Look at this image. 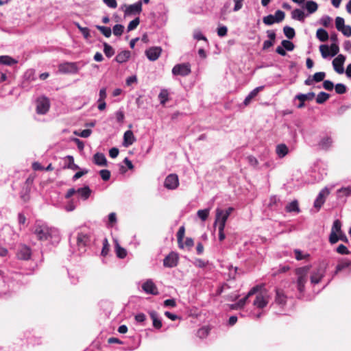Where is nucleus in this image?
<instances>
[{
    "label": "nucleus",
    "mask_w": 351,
    "mask_h": 351,
    "mask_svg": "<svg viewBox=\"0 0 351 351\" xmlns=\"http://www.w3.org/2000/svg\"><path fill=\"white\" fill-rule=\"evenodd\" d=\"M322 86H323V88L328 91L332 90L335 87L333 82L328 80H324L323 82Z\"/></svg>",
    "instance_id": "e2e57ef3"
},
{
    "label": "nucleus",
    "mask_w": 351,
    "mask_h": 351,
    "mask_svg": "<svg viewBox=\"0 0 351 351\" xmlns=\"http://www.w3.org/2000/svg\"><path fill=\"white\" fill-rule=\"evenodd\" d=\"M115 252H116L117 256L119 258H124L127 256L126 250L125 248L121 247L117 241H116V245H115Z\"/></svg>",
    "instance_id": "c756f323"
},
{
    "label": "nucleus",
    "mask_w": 351,
    "mask_h": 351,
    "mask_svg": "<svg viewBox=\"0 0 351 351\" xmlns=\"http://www.w3.org/2000/svg\"><path fill=\"white\" fill-rule=\"evenodd\" d=\"M330 98V95L325 92H320L318 93L316 97V103L318 104H322L326 102Z\"/></svg>",
    "instance_id": "f704fd0d"
},
{
    "label": "nucleus",
    "mask_w": 351,
    "mask_h": 351,
    "mask_svg": "<svg viewBox=\"0 0 351 351\" xmlns=\"http://www.w3.org/2000/svg\"><path fill=\"white\" fill-rule=\"evenodd\" d=\"M114 116L116 118L117 121L119 123H122L123 122V120L125 119V114L122 110H119L114 113Z\"/></svg>",
    "instance_id": "bf43d9fd"
},
{
    "label": "nucleus",
    "mask_w": 351,
    "mask_h": 351,
    "mask_svg": "<svg viewBox=\"0 0 351 351\" xmlns=\"http://www.w3.org/2000/svg\"><path fill=\"white\" fill-rule=\"evenodd\" d=\"M332 21L331 17L328 15L323 16L319 21L321 25L325 27H328L330 25Z\"/></svg>",
    "instance_id": "09e8293b"
},
{
    "label": "nucleus",
    "mask_w": 351,
    "mask_h": 351,
    "mask_svg": "<svg viewBox=\"0 0 351 351\" xmlns=\"http://www.w3.org/2000/svg\"><path fill=\"white\" fill-rule=\"evenodd\" d=\"M326 77V73L324 71L317 72L314 75H312V80L315 81V83H318L322 81H324V78Z\"/></svg>",
    "instance_id": "79ce46f5"
},
{
    "label": "nucleus",
    "mask_w": 351,
    "mask_h": 351,
    "mask_svg": "<svg viewBox=\"0 0 351 351\" xmlns=\"http://www.w3.org/2000/svg\"><path fill=\"white\" fill-rule=\"evenodd\" d=\"M134 134L133 132L131 130H128L124 133L123 135V140H124V144L125 145H131L134 141Z\"/></svg>",
    "instance_id": "7c9ffc66"
},
{
    "label": "nucleus",
    "mask_w": 351,
    "mask_h": 351,
    "mask_svg": "<svg viewBox=\"0 0 351 351\" xmlns=\"http://www.w3.org/2000/svg\"><path fill=\"white\" fill-rule=\"evenodd\" d=\"M264 88V86H258L256 88H255L254 89H253L247 96L245 98L244 101H243V104L245 106H248L250 102L252 101V100L257 96L258 93L262 90Z\"/></svg>",
    "instance_id": "aec40b11"
},
{
    "label": "nucleus",
    "mask_w": 351,
    "mask_h": 351,
    "mask_svg": "<svg viewBox=\"0 0 351 351\" xmlns=\"http://www.w3.org/2000/svg\"><path fill=\"white\" fill-rule=\"evenodd\" d=\"M124 26L121 24H117L112 28V32L114 36H120L123 33Z\"/></svg>",
    "instance_id": "37998d69"
},
{
    "label": "nucleus",
    "mask_w": 351,
    "mask_h": 351,
    "mask_svg": "<svg viewBox=\"0 0 351 351\" xmlns=\"http://www.w3.org/2000/svg\"><path fill=\"white\" fill-rule=\"evenodd\" d=\"M32 231L40 241H47L51 238H58V230L41 221H36Z\"/></svg>",
    "instance_id": "f257e3e1"
},
{
    "label": "nucleus",
    "mask_w": 351,
    "mask_h": 351,
    "mask_svg": "<svg viewBox=\"0 0 351 351\" xmlns=\"http://www.w3.org/2000/svg\"><path fill=\"white\" fill-rule=\"evenodd\" d=\"M319 51H320L322 56L324 58H326L330 55L329 53V47L328 45H320Z\"/></svg>",
    "instance_id": "5fc2aeb1"
},
{
    "label": "nucleus",
    "mask_w": 351,
    "mask_h": 351,
    "mask_svg": "<svg viewBox=\"0 0 351 351\" xmlns=\"http://www.w3.org/2000/svg\"><path fill=\"white\" fill-rule=\"evenodd\" d=\"M198 217H199L203 221H206L209 215V209L199 210L197 213Z\"/></svg>",
    "instance_id": "8fccbe9b"
},
{
    "label": "nucleus",
    "mask_w": 351,
    "mask_h": 351,
    "mask_svg": "<svg viewBox=\"0 0 351 351\" xmlns=\"http://www.w3.org/2000/svg\"><path fill=\"white\" fill-rule=\"evenodd\" d=\"M149 316L152 320V324L153 326L156 329H160L162 324V320L160 318L158 314L155 311H152L149 313Z\"/></svg>",
    "instance_id": "412c9836"
},
{
    "label": "nucleus",
    "mask_w": 351,
    "mask_h": 351,
    "mask_svg": "<svg viewBox=\"0 0 351 351\" xmlns=\"http://www.w3.org/2000/svg\"><path fill=\"white\" fill-rule=\"evenodd\" d=\"M287 298L282 290L276 289L275 297L276 304L280 306H285L287 303Z\"/></svg>",
    "instance_id": "4be33fe9"
},
{
    "label": "nucleus",
    "mask_w": 351,
    "mask_h": 351,
    "mask_svg": "<svg viewBox=\"0 0 351 351\" xmlns=\"http://www.w3.org/2000/svg\"><path fill=\"white\" fill-rule=\"evenodd\" d=\"M234 210L232 207H229L226 210L221 208L216 209V217L214 225H217L220 227H226V223L230 215Z\"/></svg>",
    "instance_id": "7ed1b4c3"
},
{
    "label": "nucleus",
    "mask_w": 351,
    "mask_h": 351,
    "mask_svg": "<svg viewBox=\"0 0 351 351\" xmlns=\"http://www.w3.org/2000/svg\"><path fill=\"white\" fill-rule=\"evenodd\" d=\"M96 28L101 32V33L106 38L110 37L112 34V30L108 27L96 25Z\"/></svg>",
    "instance_id": "a19ab883"
},
{
    "label": "nucleus",
    "mask_w": 351,
    "mask_h": 351,
    "mask_svg": "<svg viewBox=\"0 0 351 351\" xmlns=\"http://www.w3.org/2000/svg\"><path fill=\"white\" fill-rule=\"evenodd\" d=\"M49 100L46 97H42L36 101V112L40 114H45L49 109Z\"/></svg>",
    "instance_id": "1a4fd4ad"
},
{
    "label": "nucleus",
    "mask_w": 351,
    "mask_h": 351,
    "mask_svg": "<svg viewBox=\"0 0 351 351\" xmlns=\"http://www.w3.org/2000/svg\"><path fill=\"white\" fill-rule=\"evenodd\" d=\"M93 162L99 166H106L107 160L105 155H94Z\"/></svg>",
    "instance_id": "2f4dec72"
},
{
    "label": "nucleus",
    "mask_w": 351,
    "mask_h": 351,
    "mask_svg": "<svg viewBox=\"0 0 351 351\" xmlns=\"http://www.w3.org/2000/svg\"><path fill=\"white\" fill-rule=\"evenodd\" d=\"M268 301L261 295L258 294L256 295L255 300L254 301V305L259 308H263L267 306Z\"/></svg>",
    "instance_id": "393cba45"
},
{
    "label": "nucleus",
    "mask_w": 351,
    "mask_h": 351,
    "mask_svg": "<svg viewBox=\"0 0 351 351\" xmlns=\"http://www.w3.org/2000/svg\"><path fill=\"white\" fill-rule=\"evenodd\" d=\"M18 62L16 60L9 56H0V64L12 66Z\"/></svg>",
    "instance_id": "b1692460"
},
{
    "label": "nucleus",
    "mask_w": 351,
    "mask_h": 351,
    "mask_svg": "<svg viewBox=\"0 0 351 351\" xmlns=\"http://www.w3.org/2000/svg\"><path fill=\"white\" fill-rule=\"evenodd\" d=\"M337 193L339 198L348 197L351 195V186L342 187L337 190Z\"/></svg>",
    "instance_id": "473e14b6"
},
{
    "label": "nucleus",
    "mask_w": 351,
    "mask_h": 351,
    "mask_svg": "<svg viewBox=\"0 0 351 351\" xmlns=\"http://www.w3.org/2000/svg\"><path fill=\"white\" fill-rule=\"evenodd\" d=\"M184 232H185V228L183 226L180 227V228L177 232L178 243L179 247L181 248L184 247V244L182 243V240L184 239Z\"/></svg>",
    "instance_id": "c9c22d12"
},
{
    "label": "nucleus",
    "mask_w": 351,
    "mask_h": 351,
    "mask_svg": "<svg viewBox=\"0 0 351 351\" xmlns=\"http://www.w3.org/2000/svg\"><path fill=\"white\" fill-rule=\"evenodd\" d=\"M193 38H194V39H195L197 40H204L206 42H208V40L206 38V36H204L202 34V33L199 30H197V29L194 31V32H193Z\"/></svg>",
    "instance_id": "680f3d73"
},
{
    "label": "nucleus",
    "mask_w": 351,
    "mask_h": 351,
    "mask_svg": "<svg viewBox=\"0 0 351 351\" xmlns=\"http://www.w3.org/2000/svg\"><path fill=\"white\" fill-rule=\"evenodd\" d=\"M339 32H341L345 36H351V26L344 25L343 28H341Z\"/></svg>",
    "instance_id": "338daca9"
},
{
    "label": "nucleus",
    "mask_w": 351,
    "mask_h": 351,
    "mask_svg": "<svg viewBox=\"0 0 351 351\" xmlns=\"http://www.w3.org/2000/svg\"><path fill=\"white\" fill-rule=\"evenodd\" d=\"M208 262V261H205L202 259H200V258H197L195 259V262H194V265L197 267H199V268H204L207 266Z\"/></svg>",
    "instance_id": "69168bd1"
},
{
    "label": "nucleus",
    "mask_w": 351,
    "mask_h": 351,
    "mask_svg": "<svg viewBox=\"0 0 351 351\" xmlns=\"http://www.w3.org/2000/svg\"><path fill=\"white\" fill-rule=\"evenodd\" d=\"M130 56L131 52L130 51L123 50L118 53L114 60L119 64L125 63L130 59Z\"/></svg>",
    "instance_id": "6ab92c4d"
},
{
    "label": "nucleus",
    "mask_w": 351,
    "mask_h": 351,
    "mask_svg": "<svg viewBox=\"0 0 351 351\" xmlns=\"http://www.w3.org/2000/svg\"><path fill=\"white\" fill-rule=\"evenodd\" d=\"M281 45L285 49V50L288 51H291L295 48L294 44L290 40H283L281 42Z\"/></svg>",
    "instance_id": "49530a36"
},
{
    "label": "nucleus",
    "mask_w": 351,
    "mask_h": 351,
    "mask_svg": "<svg viewBox=\"0 0 351 351\" xmlns=\"http://www.w3.org/2000/svg\"><path fill=\"white\" fill-rule=\"evenodd\" d=\"M17 257L21 260H29L31 257V249L25 245H21L17 252Z\"/></svg>",
    "instance_id": "a211bd4d"
},
{
    "label": "nucleus",
    "mask_w": 351,
    "mask_h": 351,
    "mask_svg": "<svg viewBox=\"0 0 351 351\" xmlns=\"http://www.w3.org/2000/svg\"><path fill=\"white\" fill-rule=\"evenodd\" d=\"M124 10V16H128L133 14H140L142 11V1H138L134 4L127 5L125 4L121 6V10Z\"/></svg>",
    "instance_id": "39448f33"
},
{
    "label": "nucleus",
    "mask_w": 351,
    "mask_h": 351,
    "mask_svg": "<svg viewBox=\"0 0 351 351\" xmlns=\"http://www.w3.org/2000/svg\"><path fill=\"white\" fill-rule=\"evenodd\" d=\"M164 186L165 188L171 190L177 189L179 186V179L178 176L174 173L167 176L165 180Z\"/></svg>",
    "instance_id": "9b49d317"
},
{
    "label": "nucleus",
    "mask_w": 351,
    "mask_h": 351,
    "mask_svg": "<svg viewBox=\"0 0 351 351\" xmlns=\"http://www.w3.org/2000/svg\"><path fill=\"white\" fill-rule=\"evenodd\" d=\"M228 28L225 25L220 26L217 28V34L219 37H223L227 34Z\"/></svg>",
    "instance_id": "774afa93"
},
{
    "label": "nucleus",
    "mask_w": 351,
    "mask_h": 351,
    "mask_svg": "<svg viewBox=\"0 0 351 351\" xmlns=\"http://www.w3.org/2000/svg\"><path fill=\"white\" fill-rule=\"evenodd\" d=\"M191 72L189 63H182L176 64L172 69L173 75L187 76Z\"/></svg>",
    "instance_id": "0eeeda50"
},
{
    "label": "nucleus",
    "mask_w": 351,
    "mask_h": 351,
    "mask_svg": "<svg viewBox=\"0 0 351 351\" xmlns=\"http://www.w3.org/2000/svg\"><path fill=\"white\" fill-rule=\"evenodd\" d=\"M104 52L106 57L111 58L114 54V49L107 43H104Z\"/></svg>",
    "instance_id": "ea45409f"
},
{
    "label": "nucleus",
    "mask_w": 351,
    "mask_h": 351,
    "mask_svg": "<svg viewBox=\"0 0 351 351\" xmlns=\"http://www.w3.org/2000/svg\"><path fill=\"white\" fill-rule=\"evenodd\" d=\"M162 49L160 47H152L145 51V55L150 61H156L160 57Z\"/></svg>",
    "instance_id": "f3484780"
},
{
    "label": "nucleus",
    "mask_w": 351,
    "mask_h": 351,
    "mask_svg": "<svg viewBox=\"0 0 351 351\" xmlns=\"http://www.w3.org/2000/svg\"><path fill=\"white\" fill-rule=\"evenodd\" d=\"M143 291L147 294L157 295L159 294L158 289L156 284L152 279L146 280L141 286Z\"/></svg>",
    "instance_id": "9d476101"
},
{
    "label": "nucleus",
    "mask_w": 351,
    "mask_h": 351,
    "mask_svg": "<svg viewBox=\"0 0 351 351\" xmlns=\"http://www.w3.org/2000/svg\"><path fill=\"white\" fill-rule=\"evenodd\" d=\"M329 193L330 191L327 187H324L322 189L314 202V206L317 208H320L324 204L326 197L329 195Z\"/></svg>",
    "instance_id": "2eb2a0df"
},
{
    "label": "nucleus",
    "mask_w": 351,
    "mask_h": 351,
    "mask_svg": "<svg viewBox=\"0 0 351 351\" xmlns=\"http://www.w3.org/2000/svg\"><path fill=\"white\" fill-rule=\"evenodd\" d=\"M285 210L287 213H292V212L299 213L300 208H299L298 201L293 200L291 202H290L289 204H288L285 206Z\"/></svg>",
    "instance_id": "c85d7f7f"
},
{
    "label": "nucleus",
    "mask_w": 351,
    "mask_h": 351,
    "mask_svg": "<svg viewBox=\"0 0 351 351\" xmlns=\"http://www.w3.org/2000/svg\"><path fill=\"white\" fill-rule=\"evenodd\" d=\"M280 204V199L276 195L271 196L269 198V202L268 203V207L271 210H278Z\"/></svg>",
    "instance_id": "cd10ccee"
},
{
    "label": "nucleus",
    "mask_w": 351,
    "mask_h": 351,
    "mask_svg": "<svg viewBox=\"0 0 351 351\" xmlns=\"http://www.w3.org/2000/svg\"><path fill=\"white\" fill-rule=\"evenodd\" d=\"M139 23H140L139 17H136L134 20L131 21L129 23L128 27H127L128 32H130V31L135 29L137 27V26L139 25Z\"/></svg>",
    "instance_id": "a18cd8bd"
},
{
    "label": "nucleus",
    "mask_w": 351,
    "mask_h": 351,
    "mask_svg": "<svg viewBox=\"0 0 351 351\" xmlns=\"http://www.w3.org/2000/svg\"><path fill=\"white\" fill-rule=\"evenodd\" d=\"M341 230V222L339 219H335L331 228V231L329 235V242L330 244L337 243V235L340 234Z\"/></svg>",
    "instance_id": "6e6552de"
},
{
    "label": "nucleus",
    "mask_w": 351,
    "mask_h": 351,
    "mask_svg": "<svg viewBox=\"0 0 351 351\" xmlns=\"http://www.w3.org/2000/svg\"><path fill=\"white\" fill-rule=\"evenodd\" d=\"M326 269L324 267L319 266L311 274V284H318L325 276Z\"/></svg>",
    "instance_id": "f8f14e48"
},
{
    "label": "nucleus",
    "mask_w": 351,
    "mask_h": 351,
    "mask_svg": "<svg viewBox=\"0 0 351 351\" xmlns=\"http://www.w3.org/2000/svg\"><path fill=\"white\" fill-rule=\"evenodd\" d=\"M350 266H351V262L348 260L339 263L336 267V270L335 272V274H337L338 272L341 271V270L349 267Z\"/></svg>",
    "instance_id": "58836bf2"
},
{
    "label": "nucleus",
    "mask_w": 351,
    "mask_h": 351,
    "mask_svg": "<svg viewBox=\"0 0 351 351\" xmlns=\"http://www.w3.org/2000/svg\"><path fill=\"white\" fill-rule=\"evenodd\" d=\"M305 7L309 14H313L317 10L318 5L316 2L309 0L306 2Z\"/></svg>",
    "instance_id": "72a5a7b5"
},
{
    "label": "nucleus",
    "mask_w": 351,
    "mask_h": 351,
    "mask_svg": "<svg viewBox=\"0 0 351 351\" xmlns=\"http://www.w3.org/2000/svg\"><path fill=\"white\" fill-rule=\"evenodd\" d=\"M316 37L321 42H326L328 40L329 35L326 30L319 28L317 30Z\"/></svg>",
    "instance_id": "bb28decb"
},
{
    "label": "nucleus",
    "mask_w": 351,
    "mask_h": 351,
    "mask_svg": "<svg viewBox=\"0 0 351 351\" xmlns=\"http://www.w3.org/2000/svg\"><path fill=\"white\" fill-rule=\"evenodd\" d=\"M178 255L177 253L171 252L163 260V265L166 267H174L178 265Z\"/></svg>",
    "instance_id": "4468645a"
},
{
    "label": "nucleus",
    "mask_w": 351,
    "mask_h": 351,
    "mask_svg": "<svg viewBox=\"0 0 351 351\" xmlns=\"http://www.w3.org/2000/svg\"><path fill=\"white\" fill-rule=\"evenodd\" d=\"M315 95V94L313 92H309L306 94L299 93L296 95L294 97V99H298L300 101V103L297 105V108H304L305 106V101L312 100L314 98Z\"/></svg>",
    "instance_id": "ddd939ff"
},
{
    "label": "nucleus",
    "mask_w": 351,
    "mask_h": 351,
    "mask_svg": "<svg viewBox=\"0 0 351 351\" xmlns=\"http://www.w3.org/2000/svg\"><path fill=\"white\" fill-rule=\"evenodd\" d=\"M263 22L266 25H271L274 23H276V21H275V18L272 14H269L266 16H264L263 19Z\"/></svg>",
    "instance_id": "603ef678"
},
{
    "label": "nucleus",
    "mask_w": 351,
    "mask_h": 351,
    "mask_svg": "<svg viewBox=\"0 0 351 351\" xmlns=\"http://www.w3.org/2000/svg\"><path fill=\"white\" fill-rule=\"evenodd\" d=\"M58 70L62 73L75 74L78 73L80 69L77 62H66L59 65Z\"/></svg>",
    "instance_id": "423d86ee"
},
{
    "label": "nucleus",
    "mask_w": 351,
    "mask_h": 351,
    "mask_svg": "<svg viewBox=\"0 0 351 351\" xmlns=\"http://www.w3.org/2000/svg\"><path fill=\"white\" fill-rule=\"evenodd\" d=\"M283 32L288 39H293L295 36V29L289 26L284 27Z\"/></svg>",
    "instance_id": "e433bc0d"
},
{
    "label": "nucleus",
    "mask_w": 351,
    "mask_h": 351,
    "mask_svg": "<svg viewBox=\"0 0 351 351\" xmlns=\"http://www.w3.org/2000/svg\"><path fill=\"white\" fill-rule=\"evenodd\" d=\"M158 99L160 100V103L162 105L165 104V103L169 99V93L166 89H162L158 95Z\"/></svg>",
    "instance_id": "4c0bfd02"
},
{
    "label": "nucleus",
    "mask_w": 351,
    "mask_h": 351,
    "mask_svg": "<svg viewBox=\"0 0 351 351\" xmlns=\"http://www.w3.org/2000/svg\"><path fill=\"white\" fill-rule=\"evenodd\" d=\"M310 266H304L295 269V274L297 276L295 284L297 289L302 296L305 291V285L308 281Z\"/></svg>",
    "instance_id": "f03ea898"
},
{
    "label": "nucleus",
    "mask_w": 351,
    "mask_h": 351,
    "mask_svg": "<svg viewBox=\"0 0 351 351\" xmlns=\"http://www.w3.org/2000/svg\"><path fill=\"white\" fill-rule=\"evenodd\" d=\"M335 92L337 94L342 95L347 91V87L342 83H338L335 86Z\"/></svg>",
    "instance_id": "de8ad7c7"
},
{
    "label": "nucleus",
    "mask_w": 351,
    "mask_h": 351,
    "mask_svg": "<svg viewBox=\"0 0 351 351\" xmlns=\"http://www.w3.org/2000/svg\"><path fill=\"white\" fill-rule=\"evenodd\" d=\"M274 16L276 23H280L284 20L285 14L283 11L278 10L275 12V15H274Z\"/></svg>",
    "instance_id": "6e6d98bb"
},
{
    "label": "nucleus",
    "mask_w": 351,
    "mask_h": 351,
    "mask_svg": "<svg viewBox=\"0 0 351 351\" xmlns=\"http://www.w3.org/2000/svg\"><path fill=\"white\" fill-rule=\"evenodd\" d=\"M332 138L329 136H326L325 138H323L320 143H319V145L324 149H327L328 147H329L330 146V145L332 144Z\"/></svg>",
    "instance_id": "c03bdc74"
},
{
    "label": "nucleus",
    "mask_w": 351,
    "mask_h": 351,
    "mask_svg": "<svg viewBox=\"0 0 351 351\" xmlns=\"http://www.w3.org/2000/svg\"><path fill=\"white\" fill-rule=\"evenodd\" d=\"M345 60H346L345 56L340 54L332 60V66H333L334 70L337 73H338L339 74L343 73V72H344L343 63L345 62Z\"/></svg>",
    "instance_id": "dca6fc26"
},
{
    "label": "nucleus",
    "mask_w": 351,
    "mask_h": 351,
    "mask_svg": "<svg viewBox=\"0 0 351 351\" xmlns=\"http://www.w3.org/2000/svg\"><path fill=\"white\" fill-rule=\"evenodd\" d=\"M247 299H248V297L246 295L243 298L239 300L238 301V302H237L235 304H231L230 308L232 309H237L238 308L243 307L245 305V302H246Z\"/></svg>",
    "instance_id": "3c124183"
},
{
    "label": "nucleus",
    "mask_w": 351,
    "mask_h": 351,
    "mask_svg": "<svg viewBox=\"0 0 351 351\" xmlns=\"http://www.w3.org/2000/svg\"><path fill=\"white\" fill-rule=\"evenodd\" d=\"M90 241V236L87 233L78 232L77 236V245L79 254L84 253L86 251V247Z\"/></svg>",
    "instance_id": "20e7f679"
},
{
    "label": "nucleus",
    "mask_w": 351,
    "mask_h": 351,
    "mask_svg": "<svg viewBox=\"0 0 351 351\" xmlns=\"http://www.w3.org/2000/svg\"><path fill=\"white\" fill-rule=\"evenodd\" d=\"M345 25L344 19L341 16H337L335 19V26L338 31H339L341 28H343Z\"/></svg>",
    "instance_id": "864d4df0"
},
{
    "label": "nucleus",
    "mask_w": 351,
    "mask_h": 351,
    "mask_svg": "<svg viewBox=\"0 0 351 351\" xmlns=\"http://www.w3.org/2000/svg\"><path fill=\"white\" fill-rule=\"evenodd\" d=\"M99 175L103 180L108 181L110 178V171L108 169H101L99 171Z\"/></svg>",
    "instance_id": "0e129e2a"
},
{
    "label": "nucleus",
    "mask_w": 351,
    "mask_h": 351,
    "mask_svg": "<svg viewBox=\"0 0 351 351\" xmlns=\"http://www.w3.org/2000/svg\"><path fill=\"white\" fill-rule=\"evenodd\" d=\"M91 190L88 186L77 189V194L83 200H86L90 195Z\"/></svg>",
    "instance_id": "5701e85b"
},
{
    "label": "nucleus",
    "mask_w": 351,
    "mask_h": 351,
    "mask_svg": "<svg viewBox=\"0 0 351 351\" xmlns=\"http://www.w3.org/2000/svg\"><path fill=\"white\" fill-rule=\"evenodd\" d=\"M208 333H209V329L208 328L203 327V328H199L197 330V335L199 338L203 339V338L207 337Z\"/></svg>",
    "instance_id": "13d9d810"
},
{
    "label": "nucleus",
    "mask_w": 351,
    "mask_h": 351,
    "mask_svg": "<svg viewBox=\"0 0 351 351\" xmlns=\"http://www.w3.org/2000/svg\"><path fill=\"white\" fill-rule=\"evenodd\" d=\"M336 252L342 255H346L350 254V251L348 250L347 247L343 244L339 245L337 247Z\"/></svg>",
    "instance_id": "052dcab7"
},
{
    "label": "nucleus",
    "mask_w": 351,
    "mask_h": 351,
    "mask_svg": "<svg viewBox=\"0 0 351 351\" xmlns=\"http://www.w3.org/2000/svg\"><path fill=\"white\" fill-rule=\"evenodd\" d=\"M288 147L285 144H280L276 146V154H288Z\"/></svg>",
    "instance_id": "4d7b16f0"
},
{
    "label": "nucleus",
    "mask_w": 351,
    "mask_h": 351,
    "mask_svg": "<svg viewBox=\"0 0 351 351\" xmlns=\"http://www.w3.org/2000/svg\"><path fill=\"white\" fill-rule=\"evenodd\" d=\"M304 12L300 9H295L291 12V17L294 20L299 21L300 22H303L305 19Z\"/></svg>",
    "instance_id": "a878e982"
}]
</instances>
